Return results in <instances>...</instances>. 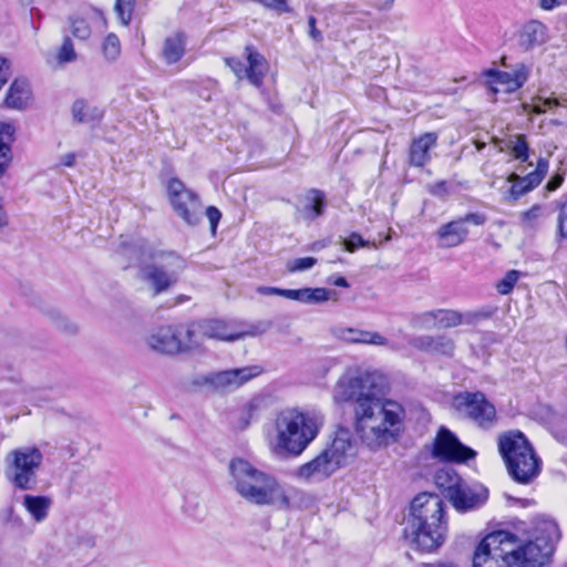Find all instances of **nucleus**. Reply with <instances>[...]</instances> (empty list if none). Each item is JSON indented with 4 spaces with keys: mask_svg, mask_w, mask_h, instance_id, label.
Instances as JSON below:
<instances>
[{
    "mask_svg": "<svg viewBox=\"0 0 567 567\" xmlns=\"http://www.w3.org/2000/svg\"><path fill=\"white\" fill-rule=\"evenodd\" d=\"M228 468L234 489L248 503L278 509L290 507L292 489L280 484L274 476L239 457L231 460Z\"/></svg>",
    "mask_w": 567,
    "mask_h": 567,
    "instance_id": "nucleus-5",
    "label": "nucleus"
},
{
    "mask_svg": "<svg viewBox=\"0 0 567 567\" xmlns=\"http://www.w3.org/2000/svg\"><path fill=\"white\" fill-rule=\"evenodd\" d=\"M42 460L43 455L35 446H21L9 452L6 464L12 475L13 484L20 489H30Z\"/></svg>",
    "mask_w": 567,
    "mask_h": 567,
    "instance_id": "nucleus-12",
    "label": "nucleus"
},
{
    "mask_svg": "<svg viewBox=\"0 0 567 567\" xmlns=\"http://www.w3.org/2000/svg\"><path fill=\"white\" fill-rule=\"evenodd\" d=\"M460 220H464L465 226L467 223L482 225L484 223V217L478 214H467L464 218H461Z\"/></svg>",
    "mask_w": 567,
    "mask_h": 567,
    "instance_id": "nucleus-51",
    "label": "nucleus"
},
{
    "mask_svg": "<svg viewBox=\"0 0 567 567\" xmlns=\"http://www.w3.org/2000/svg\"><path fill=\"white\" fill-rule=\"evenodd\" d=\"M78 54L74 49L73 41L70 37H64L61 47L56 52V62L61 65L74 62Z\"/></svg>",
    "mask_w": 567,
    "mask_h": 567,
    "instance_id": "nucleus-37",
    "label": "nucleus"
},
{
    "mask_svg": "<svg viewBox=\"0 0 567 567\" xmlns=\"http://www.w3.org/2000/svg\"><path fill=\"white\" fill-rule=\"evenodd\" d=\"M462 316L454 310L436 309L416 315L413 324L420 329H446L457 327Z\"/></svg>",
    "mask_w": 567,
    "mask_h": 567,
    "instance_id": "nucleus-20",
    "label": "nucleus"
},
{
    "mask_svg": "<svg viewBox=\"0 0 567 567\" xmlns=\"http://www.w3.org/2000/svg\"><path fill=\"white\" fill-rule=\"evenodd\" d=\"M317 264L313 257L297 258L288 262L287 269L290 272L303 271L312 268Z\"/></svg>",
    "mask_w": 567,
    "mask_h": 567,
    "instance_id": "nucleus-43",
    "label": "nucleus"
},
{
    "mask_svg": "<svg viewBox=\"0 0 567 567\" xmlns=\"http://www.w3.org/2000/svg\"><path fill=\"white\" fill-rule=\"evenodd\" d=\"M532 68L525 63H517L512 71L489 69L483 72L486 85L495 94L498 92L513 93L519 90L529 79Z\"/></svg>",
    "mask_w": 567,
    "mask_h": 567,
    "instance_id": "nucleus-15",
    "label": "nucleus"
},
{
    "mask_svg": "<svg viewBox=\"0 0 567 567\" xmlns=\"http://www.w3.org/2000/svg\"><path fill=\"white\" fill-rule=\"evenodd\" d=\"M543 216V206L539 204L533 205L528 210L519 214V224L525 229L535 228Z\"/></svg>",
    "mask_w": 567,
    "mask_h": 567,
    "instance_id": "nucleus-36",
    "label": "nucleus"
},
{
    "mask_svg": "<svg viewBox=\"0 0 567 567\" xmlns=\"http://www.w3.org/2000/svg\"><path fill=\"white\" fill-rule=\"evenodd\" d=\"M564 182V173H556L547 182L545 189L547 192H554L561 186Z\"/></svg>",
    "mask_w": 567,
    "mask_h": 567,
    "instance_id": "nucleus-48",
    "label": "nucleus"
},
{
    "mask_svg": "<svg viewBox=\"0 0 567 567\" xmlns=\"http://www.w3.org/2000/svg\"><path fill=\"white\" fill-rule=\"evenodd\" d=\"M264 369L259 365H249L238 369L212 372L205 377V383L217 391H233L254 378L260 375Z\"/></svg>",
    "mask_w": 567,
    "mask_h": 567,
    "instance_id": "nucleus-17",
    "label": "nucleus"
},
{
    "mask_svg": "<svg viewBox=\"0 0 567 567\" xmlns=\"http://www.w3.org/2000/svg\"><path fill=\"white\" fill-rule=\"evenodd\" d=\"M458 413L473 420L478 426L487 429L495 424L496 410L482 392H464L454 398Z\"/></svg>",
    "mask_w": 567,
    "mask_h": 567,
    "instance_id": "nucleus-13",
    "label": "nucleus"
},
{
    "mask_svg": "<svg viewBox=\"0 0 567 567\" xmlns=\"http://www.w3.org/2000/svg\"><path fill=\"white\" fill-rule=\"evenodd\" d=\"M548 40V28L538 20L526 22L517 33V45L523 52H529Z\"/></svg>",
    "mask_w": 567,
    "mask_h": 567,
    "instance_id": "nucleus-21",
    "label": "nucleus"
},
{
    "mask_svg": "<svg viewBox=\"0 0 567 567\" xmlns=\"http://www.w3.org/2000/svg\"><path fill=\"white\" fill-rule=\"evenodd\" d=\"M195 331L183 326H161L145 337L147 348L156 353L176 355L198 351Z\"/></svg>",
    "mask_w": 567,
    "mask_h": 567,
    "instance_id": "nucleus-9",
    "label": "nucleus"
},
{
    "mask_svg": "<svg viewBox=\"0 0 567 567\" xmlns=\"http://www.w3.org/2000/svg\"><path fill=\"white\" fill-rule=\"evenodd\" d=\"M436 483L445 487L446 497L457 512H467L482 506L488 497V492L482 486H470L457 475L447 472H440L436 475Z\"/></svg>",
    "mask_w": 567,
    "mask_h": 567,
    "instance_id": "nucleus-11",
    "label": "nucleus"
},
{
    "mask_svg": "<svg viewBox=\"0 0 567 567\" xmlns=\"http://www.w3.org/2000/svg\"><path fill=\"white\" fill-rule=\"evenodd\" d=\"M382 375L375 371H349L341 375L332 390L336 403L354 401L358 406L363 400L377 398Z\"/></svg>",
    "mask_w": 567,
    "mask_h": 567,
    "instance_id": "nucleus-10",
    "label": "nucleus"
},
{
    "mask_svg": "<svg viewBox=\"0 0 567 567\" xmlns=\"http://www.w3.org/2000/svg\"><path fill=\"white\" fill-rule=\"evenodd\" d=\"M559 213L557 218L558 236L567 239V196H564L558 204Z\"/></svg>",
    "mask_w": 567,
    "mask_h": 567,
    "instance_id": "nucleus-42",
    "label": "nucleus"
},
{
    "mask_svg": "<svg viewBox=\"0 0 567 567\" xmlns=\"http://www.w3.org/2000/svg\"><path fill=\"white\" fill-rule=\"evenodd\" d=\"M247 65L238 59L227 58L225 63L239 79H247L255 86H260L267 72V63L261 54L250 47L246 48Z\"/></svg>",
    "mask_w": 567,
    "mask_h": 567,
    "instance_id": "nucleus-19",
    "label": "nucleus"
},
{
    "mask_svg": "<svg viewBox=\"0 0 567 567\" xmlns=\"http://www.w3.org/2000/svg\"><path fill=\"white\" fill-rule=\"evenodd\" d=\"M560 3L561 2L559 0H539V7L546 11H549L556 7H559Z\"/></svg>",
    "mask_w": 567,
    "mask_h": 567,
    "instance_id": "nucleus-52",
    "label": "nucleus"
},
{
    "mask_svg": "<svg viewBox=\"0 0 567 567\" xmlns=\"http://www.w3.org/2000/svg\"><path fill=\"white\" fill-rule=\"evenodd\" d=\"M134 0H116L114 10L121 23L127 25L132 19Z\"/></svg>",
    "mask_w": 567,
    "mask_h": 567,
    "instance_id": "nucleus-40",
    "label": "nucleus"
},
{
    "mask_svg": "<svg viewBox=\"0 0 567 567\" xmlns=\"http://www.w3.org/2000/svg\"><path fill=\"white\" fill-rule=\"evenodd\" d=\"M334 286L337 287H343V288H348L349 287V284L347 281V279L344 277H337L332 280H330Z\"/></svg>",
    "mask_w": 567,
    "mask_h": 567,
    "instance_id": "nucleus-55",
    "label": "nucleus"
},
{
    "mask_svg": "<svg viewBox=\"0 0 567 567\" xmlns=\"http://www.w3.org/2000/svg\"><path fill=\"white\" fill-rule=\"evenodd\" d=\"M357 455L355 442L349 430L339 429L331 443L313 460L301 465L297 475L305 481H319L329 477L347 465Z\"/></svg>",
    "mask_w": 567,
    "mask_h": 567,
    "instance_id": "nucleus-7",
    "label": "nucleus"
},
{
    "mask_svg": "<svg viewBox=\"0 0 567 567\" xmlns=\"http://www.w3.org/2000/svg\"><path fill=\"white\" fill-rule=\"evenodd\" d=\"M545 535L514 545L506 532L484 537L473 555V567H549L558 529L554 523L545 524Z\"/></svg>",
    "mask_w": 567,
    "mask_h": 567,
    "instance_id": "nucleus-1",
    "label": "nucleus"
},
{
    "mask_svg": "<svg viewBox=\"0 0 567 567\" xmlns=\"http://www.w3.org/2000/svg\"><path fill=\"white\" fill-rule=\"evenodd\" d=\"M394 2H395V0H385V2H384V3H385V6H386V7H389V8H390V7H392V4H393Z\"/></svg>",
    "mask_w": 567,
    "mask_h": 567,
    "instance_id": "nucleus-58",
    "label": "nucleus"
},
{
    "mask_svg": "<svg viewBox=\"0 0 567 567\" xmlns=\"http://www.w3.org/2000/svg\"><path fill=\"white\" fill-rule=\"evenodd\" d=\"M289 299L305 305H319L332 300L337 302L339 295L336 290L326 288L290 289Z\"/></svg>",
    "mask_w": 567,
    "mask_h": 567,
    "instance_id": "nucleus-26",
    "label": "nucleus"
},
{
    "mask_svg": "<svg viewBox=\"0 0 567 567\" xmlns=\"http://www.w3.org/2000/svg\"><path fill=\"white\" fill-rule=\"evenodd\" d=\"M140 278L148 285L154 295L173 287L185 269V260L174 252L143 247L138 255Z\"/></svg>",
    "mask_w": 567,
    "mask_h": 567,
    "instance_id": "nucleus-8",
    "label": "nucleus"
},
{
    "mask_svg": "<svg viewBox=\"0 0 567 567\" xmlns=\"http://www.w3.org/2000/svg\"><path fill=\"white\" fill-rule=\"evenodd\" d=\"M22 505L25 511L37 523L43 522L52 506V498L43 495L25 494L22 499Z\"/></svg>",
    "mask_w": 567,
    "mask_h": 567,
    "instance_id": "nucleus-28",
    "label": "nucleus"
},
{
    "mask_svg": "<svg viewBox=\"0 0 567 567\" xmlns=\"http://www.w3.org/2000/svg\"><path fill=\"white\" fill-rule=\"evenodd\" d=\"M497 443L507 471L516 482L528 484L539 475L542 461L522 432H505Z\"/></svg>",
    "mask_w": 567,
    "mask_h": 567,
    "instance_id": "nucleus-6",
    "label": "nucleus"
},
{
    "mask_svg": "<svg viewBox=\"0 0 567 567\" xmlns=\"http://www.w3.org/2000/svg\"><path fill=\"white\" fill-rule=\"evenodd\" d=\"M369 241L364 240L359 234L353 233L344 240L346 249L353 252L358 247H368Z\"/></svg>",
    "mask_w": 567,
    "mask_h": 567,
    "instance_id": "nucleus-44",
    "label": "nucleus"
},
{
    "mask_svg": "<svg viewBox=\"0 0 567 567\" xmlns=\"http://www.w3.org/2000/svg\"><path fill=\"white\" fill-rule=\"evenodd\" d=\"M195 331V340L198 342V351L202 350L205 339L219 341H235L241 339L246 333L238 330L236 324L218 319H207L189 324Z\"/></svg>",
    "mask_w": 567,
    "mask_h": 567,
    "instance_id": "nucleus-16",
    "label": "nucleus"
},
{
    "mask_svg": "<svg viewBox=\"0 0 567 567\" xmlns=\"http://www.w3.org/2000/svg\"><path fill=\"white\" fill-rule=\"evenodd\" d=\"M560 105V102L556 97H543L537 95L532 99V103L529 105H525V109H530V112L535 114L546 113L547 110Z\"/></svg>",
    "mask_w": 567,
    "mask_h": 567,
    "instance_id": "nucleus-38",
    "label": "nucleus"
},
{
    "mask_svg": "<svg viewBox=\"0 0 567 567\" xmlns=\"http://www.w3.org/2000/svg\"><path fill=\"white\" fill-rule=\"evenodd\" d=\"M32 97L31 89L25 80H16L9 89L6 104L9 107L21 110L28 106Z\"/></svg>",
    "mask_w": 567,
    "mask_h": 567,
    "instance_id": "nucleus-29",
    "label": "nucleus"
},
{
    "mask_svg": "<svg viewBox=\"0 0 567 567\" xmlns=\"http://www.w3.org/2000/svg\"><path fill=\"white\" fill-rule=\"evenodd\" d=\"M333 336L347 343L386 347L389 340L377 331L362 330L351 327H337L332 329Z\"/></svg>",
    "mask_w": 567,
    "mask_h": 567,
    "instance_id": "nucleus-22",
    "label": "nucleus"
},
{
    "mask_svg": "<svg viewBox=\"0 0 567 567\" xmlns=\"http://www.w3.org/2000/svg\"><path fill=\"white\" fill-rule=\"evenodd\" d=\"M437 134L424 133L412 140L409 148V163L415 167H423L430 163L431 152L437 146Z\"/></svg>",
    "mask_w": 567,
    "mask_h": 567,
    "instance_id": "nucleus-23",
    "label": "nucleus"
},
{
    "mask_svg": "<svg viewBox=\"0 0 567 567\" xmlns=\"http://www.w3.org/2000/svg\"><path fill=\"white\" fill-rule=\"evenodd\" d=\"M548 166H549V163H548L547 158H539L537 161L536 169L534 172L529 173L528 175L530 177H535L537 184L539 185L548 172Z\"/></svg>",
    "mask_w": 567,
    "mask_h": 567,
    "instance_id": "nucleus-45",
    "label": "nucleus"
},
{
    "mask_svg": "<svg viewBox=\"0 0 567 567\" xmlns=\"http://www.w3.org/2000/svg\"><path fill=\"white\" fill-rule=\"evenodd\" d=\"M186 51V34L177 31L167 35L162 45V58L166 64L172 65L181 61Z\"/></svg>",
    "mask_w": 567,
    "mask_h": 567,
    "instance_id": "nucleus-27",
    "label": "nucleus"
},
{
    "mask_svg": "<svg viewBox=\"0 0 567 567\" xmlns=\"http://www.w3.org/2000/svg\"><path fill=\"white\" fill-rule=\"evenodd\" d=\"M257 292L264 296H280L289 299L290 289H281L277 287L259 286Z\"/></svg>",
    "mask_w": 567,
    "mask_h": 567,
    "instance_id": "nucleus-46",
    "label": "nucleus"
},
{
    "mask_svg": "<svg viewBox=\"0 0 567 567\" xmlns=\"http://www.w3.org/2000/svg\"><path fill=\"white\" fill-rule=\"evenodd\" d=\"M13 135L14 127L10 123L0 122V177L4 175L12 161L10 144Z\"/></svg>",
    "mask_w": 567,
    "mask_h": 567,
    "instance_id": "nucleus-30",
    "label": "nucleus"
},
{
    "mask_svg": "<svg viewBox=\"0 0 567 567\" xmlns=\"http://www.w3.org/2000/svg\"><path fill=\"white\" fill-rule=\"evenodd\" d=\"M441 567H458V566L454 563H444L441 565Z\"/></svg>",
    "mask_w": 567,
    "mask_h": 567,
    "instance_id": "nucleus-57",
    "label": "nucleus"
},
{
    "mask_svg": "<svg viewBox=\"0 0 567 567\" xmlns=\"http://www.w3.org/2000/svg\"><path fill=\"white\" fill-rule=\"evenodd\" d=\"M507 181L512 183L508 192L509 198L512 200H517L519 197L538 186L536 178L530 177L528 174L520 177L519 175L512 173Z\"/></svg>",
    "mask_w": 567,
    "mask_h": 567,
    "instance_id": "nucleus-31",
    "label": "nucleus"
},
{
    "mask_svg": "<svg viewBox=\"0 0 567 567\" xmlns=\"http://www.w3.org/2000/svg\"><path fill=\"white\" fill-rule=\"evenodd\" d=\"M206 216H207V218H208V220L210 223L212 230L215 231L216 227H217V224H218V221L220 220V217H221L220 212L216 207L209 206L206 209Z\"/></svg>",
    "mask_w": 567,
    "mask_h": 567,
    "instance_id": "nucleus-47",
    "label": "nucleus"
},
{
    "mask_svg": "<svg viewBox=\"0 0 567 567\" xmlns=\"http://www.w3.org/2000/svg\"><path fill=\"white\" fill-rule=\"evenodd\" d=\"M410 343L417 350L446 357H451L455 349L452 338L445 334L420 336L413 338Z\"/></svg>",
    "mask_w": 567,
    "mask_h": 567,
    "instance_id": "nucleus-24",
    "label": "nucleus"
},
{
    "mask_svg": "<svg viewBox=\"0 0 567 567\" xmlns=\"http://www.w3.org/2000/svg\"><path fill=\"white\" fill-rule=\"evenodd\" d=\"M72 115L79 123H89L100 120L102 112L97 107L91 106L84 100H76L72 105Z\"/></svg>",
    "mask_w": 567,
    "mask_h": 567,
    "instance_id": "nucleus-32",
    "label": "nucleus"
},
{
    "mask_svg": "<svg viewBox=\"0 0 567 567\" xmlns=\"http://www.w3.org/2000/svg\"><path fill=\"white\" fill-rule=\"evenodd\" d=\"M308 23L310 28V37L316 41H321L322 35L321 32L316 28V19L310 17Z\"/></svg>",
    "mask_w": 567,
    "mask_h": 567,
    "instance_id": "nucleus-50",
    "label": "nucleus"
},
{
    "mask_svg": "<svg viewBox=\"0 0 567 567\" xmlns=\"http://www.w3.org/2000/svg\"><path fill=\"white\" fill-rule=\"evenodd\" d=\"M258 406V400L254 399L248 403L249 410L256 409Z\"/></svg>",
    "mask_w": 567,
    "mask_h": 567,
    "instance_id": "nucleus-56",
    "label": "nucleus"
},
{
    "mask_svg": "<svg viewBox=\"0 0 567 567\" xmlns=\"http://www.w3.org/2000/svg\"><path fill=\"white\" fill-rule=\"evenodd\" d=\"M10 75L9 64L6 59L0 58V89L8 81Z\"/></svg>",
    "mask_w": 567,
    "mask_h": 567,
    "instance_id": "nucleus-49",
    "label": "nucleus"
},
{
    "mask_svg": "<svg viewBox=\"0 0 567 567\" xmlns=\"http://www.w3.org/2000/svg\"><path fill=\"white\" fill-rule=\"evenodd\" d=\"M467 235L468 229L464 225V220L458 219L442 225L436 231L439 246L442 248H452L461 245Z\"/></svg>",
    "mask_w": 567,
    "mask_h": 567,
    "instance_id": "nucleus-25",
    "label": "nucleus"
},
{
    "mask_svg": "<svg viewBox=\"0 0 567 567\" xmlns=\"http://www.w3.org/2000/svg\"><path fill=\"white\" fill-rule=\"evenodd\" d=\"M324 417L313 410L286 408L276 414L269 445L278 455H300L317 437Z\"/></svg>",
    "mask_w": 567,
    "mask_h": 567,
    "instance_id": "nucleus-4",
    "label": "nucleus"
},
{
    "mask_svg": "<svg viewBox=\"0 0 567 567\" xmlns=\"http://www.w3.org/2000/svg\"><path fill=\"white\" fill-rule=\"evenodd\" d=\"M307 204L303 207V215L306 218L313 219L323 213L324 198L318 190H310L307 194Z\"/></svg>",
    "mask_w": 567,
    "mask_h": 567,
    "instance_id": "nucleus-34",
    "label": "nucleus"
},
{
    "mask_svg": "<svg viewBox=\"0 0 567 567\" xmlns=\"http://www.w3.org/2000/svg\"><path fill=\"white\" fill-rule=\"evenodd\" d=\"M8 224L7 214L3 208L2 198L0 197V228Z\"/></svg>",
    "mask_w": 567,
    "mask_h": 567,
    "instance_id": "nucleus-54",
    "label": "nucleus"
},
{
    "mask_svg": "<svg viewBox=\"0 0 567 567\" xmlns=\"http://www.w3.org/2000/svg\"><path fill=\"white\" fill-rule=\"evenodd\" d=\"M102 53L107 61H115L121 55V41L115 33H109L102 43Z\"/></svg>",
    "mask_w": 567,
    "mask_h": 567,
    "instance_id": "nucleus-35",
    "label": "nucleus"
},
{
    "mask_svg": "<svg viewBox=\"0 0 567 567\" xmlns=\"http://www.w3.org/2000/svg\"><path fill=\"white\" fill-rule=\"evenodd\" d=\"M434 457L446 462H464L475 456V452L464 446L447 429H441L433 443Z\"/></svg>",
    "mask_w": 567,
    "mask_h": 567,
    "instance_id": "nucleus-18",
    "label": "nucleus"
},
{
    "mask_svg": "<svg viewBox=\"0 0 567 567\" xmlns=\"http://www.w3.org/2000/svg\"><path fill=\"white\" fill-rule=\"evenodd\" d=\"M169 203L175 213L188 225H197L202 218V205L195 193L187 189L178 179H171L167 185Z\"/></svg>",
    "mask_w": 567,
    "mask_h": 567,
    "instance_id": "nucleus-14",
    "label": "nucleus"
},
{
    "mask_svg": "<svg viewBox=\"0 0 567 567\" xmlns=\"http://www.w3.org/2000/svg\"><path fill=\"white\" fill-rule=\"evenodd\" d=\"M444 501L437 494L421 493L411 503L405 538L419 550L431 553L443 545L447 534Z\"/></svg>",
    "mask_w": 567,
    "mask_h": 567,
    "instance_id": "nucleus-3",
    "label": "nucleus"
},
{
    "mask_svg": "<svg viewBox=\"0 0 567 567\" xmlns=\"http://www.w3.org/2000/svg\"><path fill=\"white\" fill-rule=\"evenodd\" d=\"M520 272L517 270H509L505 274L502 280L496 285V289L501 295H508L514 286L517 284Z\"/></svg>",
    "mask_w": 567,
    "mask_h": 567,
    "instance_id": "nucleus-41",
    "label": "nucleus"
},
{
    "mask_svg": "<svg viewBox=\"0 0 567 567\" xmlns=\"http://www.w3.org/2000/svg\"><path fill=\"white\" fill-rule=\"evenodd\" d=\"M61 165L65 167H72L75 164V154L74 153H68L61 156L60 159Z\"/></svg>",
    "mask_w": 567,
    "mask_h": 567,
    "instance_id": "nucleus-53",
    "label": "nucleus"
},
{
    "mask_svg": "<svg viewBox=\"0 0 567 567\" xmlns=\"http://www.w3.org/2000/svg\"><path fill=\"white\" fill-rule=\"evenodd\" d=\"M69 27L71 34L78 40L85 41L92 34V28L89 20L81 14L69 17Z\"/></svg>",
    "mask_w": 567,
    "mask_h": 567,
    "instance_id": "nucleus-33",
    "label": "nucleus"
},
{
    "mask_svg": "<svg viewBox=\"0 0 567 567\" xmlns=\"http://www.w3.org/2000/svg\"><path fill=\"white\" fill-rule=\"evenodd\" d=\"M511 153L516 159L526 162L529 156V147L524 135H515L509 142Z\"/></svg>",
    "mask_w": 567,
    "mask_h": 567,
    "instance_id": "nucleus-39",
    "label": "nucleus"
},
{
    "mask_svg": "<svg viewBox=\"0 0 567 567\" xmlns=\"http://www.w3.org/2000/svg\"><path fill=\"white\" fill-rule=\"evenodd\" d=\"M354 429L370 450H379L395 441L404 416L401 404L377 396L354 406Z\"/></svg>",
    "mask_w": 567,
    "mask_h": 567,
    "instance_id": "nucleus-2",
    "label": "nucleus"
}]
</instances>
